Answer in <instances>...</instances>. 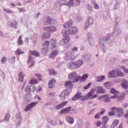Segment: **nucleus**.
<instances>
[{
	"label": "nucleus",
	"mask_w": 128,
	"mask_h": 128,
	"mask_svg": "<svg viewBox=\"0 0 128 128\" xmlns=\"http://www.w3.org/2000/svg\"><path fill=\"white\" fill-rule=\"evenodd\" d=\"M96 94H104V89L102 86H97L96 88Z\"/></svg>",
	"instance_id": "obj_12"
},
{
	"label": "nucleus",
	"mask_w": 128,
	"mask_h": 128,
	"mask_svg": "<svg viewBox=\"0 0 128 128\" xmlns=\"http://www.w3.org/2000/svg\"><path fill=\"white\" fill-rule=\"evenodd\" d=\"M91 85H92V84L89 83L88 85L84 86V90H88V88H90V86Z\"/></svg>",
	"instance_id": "obj_52"
},
{
	"label": "nucleus",
	"mask_w": 128,
	"mask_h": 128,
	"mask_svg": "<svg viewBox=\"0 0 128 128\" xmlns=\"http://www.w3.org/2000/svg\"><path fill=\"white\" fill-rule=\"evenodd\" d=\"M88 78V74H87L82 75V77L79 76V82H86Z\"/></svg>",
	"instance_id": "obj_13"
},
{
	"label": "nucleus",
	"mask_w": 128,
	"mask_h": 128,
	"mask_svg": "<svg viewBox=\"0 0 128 128\" xmlns=\"http://www.w3.org/2000/svg\"><path fill=\"white\" fill-rule=\"evenodd\" d=\"M49 38H50V34L48 33H44L42 36V40H48Z\"/></svg>",
	"instance_id": "obj_29"
},
{
	"label": "nucleus",
	"mask_w": 128,
	"mask_h": 128,
	"mask_svg": "<svg viewBox=\"0 0 128 128\" xmlns=\"http://www.w3.org/2000/svg\"><path fill=\"white\" fill-rule=\"evenodd\" d=\"M51 44H52V48H56V40H54V39H52L51 42H50Z\"/></svg>",
	"instance_id": "obj_39"
},
{
	"label": "nucleus",
	"mask_w": 128,
	"mask_h": 128,
	"mask_svg": "<svg viewBox=\"0 0 128 128\" xmlns=\"http://www.w3.org/2000/svg\"><path fill=\"white\" fill-rule=\"evenodd\" d=\"M122 68L124 70V72L128 74V69H125L124 66H122Z\"/></svg>",
	"instance_id": "obj_55"
},
{
	"label": "nucleus",
	"mask_w": 128,
	"mask_h": 128,
	"mask_svg": "<svg viewBox=\"0 0 128 128\" xmlns=\"http://www.w3.org/2000/svg\"><path fill=\"white\" fill-rule=\"evenodd\" d=\"M58 51L54 50L51 52V54L49 56V58H54L56 56L58 55Z\"/></svg>",
	"instance_id": "obj_19"
},
{
	"label": "nucleus",
	"mask_w": 128,
	"mask_h": 128,
	"mask_svg": "<svg viewBox=\"0 0 128 128\" xmlns=\"http://www.w3.org/2000/svg\"><path fill=\"white\" fill-rule=\"evenodd\" d=\"M88 8L89 10H92V7L90 5H88Z\"/></svg>",
	"instance_id": "obj_59"
},
{
	"label": "nucleus",
	"mask_w": 128,
	"mask_h": 128,
	"mask_svg": "<svg viewBox=\"0 0 128 128\" xmlns=\"http://www.w3.org/2000/svg\"><path fill=\"white\" fill-rule=\"evenodd\" d=\"M30 84H38V80L34 78H32L30 81Z\"/></svg>",
	"instance_id": "obj_36"
},
{
	"label": "nucleus",
	"mask_w": 128,
	"mask_h": 128,
	"mask_svg": "<svg viewBox=\"0 0 128 128\" xmlns=\"http://www.w3.org/2000/svg\"><path fill=\"white\" fill-rule=\"evenodd\" d=\"M42 52L44 54H48V47H44L42 49Z\"/></svg>",
	"instance_id": "obj_34"
},
{
	"label": "nucleus",
	"mask_w": 128,
	"mask_h": 128,
	"mask_svg": "<svg viewBox=\"0 0 128 128\" xmlns=\"http://www.w3.org/2000/svg\"><path fill=\"white\" fill-rule=\"evenodd\" d=\"M74 55L72 54V52H68L66 53L64 57L65 60H74Z\"/></svg>",
	"instance_id": "obj_7"
},
{
	"label": "nucleus",
	"mask_w": 128,
	"mask_h": 128,
	"mask_svg": "<svg viewBox=\"0 0 128 128\" xmlns=\"http://www.w3.org/2000/svg\"><path fill=\"white\" fill-rule=\"evenodd\" d=\"M66 104H68V102H62V104L56 106V110H60V108H62L64 106H66Z\"/></svg>",
	"instance_id": "obj_21"
},
{
	"label": "nucleus",
	"mask_w": 128,
	"mask_h": 128,
	"mask_svg": "<svg viewBox=\"0 0 128 128\" xmlns=\"http://www.w3.org/2000/svg\"><path fill=\"white\" fill-rule=\"evenodd\" d=\"M70 34H76V32H78V28L74 26L71 28L70 30Z\"/></svg>",
	"instance_id": "obj_20"
},
{
	"label": "nucleus",
	"mask_w": 128,
	"mask_h": 128,
	"mask_svg": "<svg viewBox=\"0 0 128 128\" xmlns=\"http://www.w3.org/2000/svg\"><path fill=\"white\" fill-rule=\"evenodd\" d=\"M122 85L124 88H128V81L126 80H123L122 81Z\"/></svg>",
	"instance_id": "obj_25"
},
{
	"label": "nucleus",
	"mask_w": 128,
	"mask_h": 128,
	"mask_svg": "<svg viewBox=\"0 0 128 128\" xmlns=\"http://www.w3.org/2000/svg\"><path fill=\"white\" fill-rule=\"evenodd\" d=\"M65 86H69L72 88V81H66L65 82Z\"/></svg>",
	"instance_id": "obj_38"
},
{
	"label": "nucleus",
	"mask_w": 128,
	"mask_h": 128,
	"mask_svg": "<svg viewBox=\"0 0 128 128\" xmlns=\"http://www.w3.org/2000/svg\"><path fill=\"white\" fill-rule=\"evenodd\" d=\"M10 114H7L5 116V120H10Z\"/></svg>",
	"instance_id": "obj_53"
},
{
	"label": "nucleus",
	"mask_w": 128,
	"mask_h": 128,
	"mask_svg": "<svg viewBox=\"0 0 128 128\" xmlns=\"http://www.w3.org/2000/svg\"><path fill=\"white\" fill-rule=\"evenodd\" d=\"M109 120L110 119L106 116L103 118L102 122H103L104 124H106L108 123V122Z\"/></svg>",
	"instance_id": "obj_41"
},
{
	"label": "nucleus",
	"mask_w": 128,
	"mask_h": 128,
	"mask_svg": "<svg viewBox=\"0 0 128 128\" xmlns=\"http://www.w3.org/2000/svg\"><path fill=\"white\" fill-rule=\"evenodd\" d=\"M20 12H24V8H18Z\"/></svg>",
	"instance_id": "obj_58"
},
{
	"label": "nucleus",
	"mask_w": 128,
	"mask_h": 128,
	"mask_svg": "<svg viewBox=\"0 0 128 128\" xmlns=\"http://www.w3.org/2000/svg\"><path fill=\"white\" fill-rule=\"evenodd\" d=\"M80 0H70L69 1L68 5L76 6L80 5Z\"/></svg>",
	"instance_id": "obj_9"
},
{
	"label": "nucleus",
	"mask_w": 128,
	"mask_h": 128,
	"mask_svg": "<svg viewBox=\"0 0 128 128\" xmlns=\"http://www.w3.org/2000/svg\"><path fill=\"white\" fill-rule=\"evenodd\" d=\"M110 92L114 94V96L110 97L108 95H104V102H110L112 98H118V95L120 94V92L116 90V89L112 88L110 90Z\"/></svg>",
	"instance_id": "obj_1"
},
{
	"label": "nucleus",
	"mask_w": 128,
	"mask_h": 128,
	"mask_svg": "<svg viewBox=\"0 0 128 128\" xmlns=\"http://www.w3.org/2000/svg\"><path fill=\"white\" fill-rule=\"evenodd\" d=\"M54 84H56V80L54 78L51 79L49 81L48 84V87L49 88H54Z\"/></svg>",
	"instance_id": "obj_17"
},
{
	"label": "nucleus",
	"mask_w": 128,
	"mask_h": 128,
	"mask_svg": "<svg viewBox=\"0 0 128 128\" xmlns=\"http://www.w3.org/2000/svg\"><path fill=\"white\" fill-rule=\"evenodd\" d=\"M4 11L8 14H14L12 10H10V9L4 8Z\"/></svg>",
	"instance_id": "obj_43"
},
{
	"label": "nucleus",
	"mask_w": 128,
	"mask_h": 128,
	"mask_svg": "<svg viewBox=\"0 0 128 128\" xmlns=\"http://www.w3.org/2000/svg\"><path fill=\"white\" fill-rule=\"evenodd\" d=\"M104 96H100L98 98V100H103L104 102Z\"/></svg>",
	"instance_id": "obj_51"
},
{
	"label": "nucleus",
	"mask_w": 128,
	"mask_h": 128,
	"mask_svg": "<svg viewBox=\"0 0 128 128\" xmlns=\"http://www.w3.org/2000/svg\"><path fill=\"white\" fill-rule=\"evenodd\" d=\"M66 120L68 122H69L70 124H74V118L70 116H66Z\"/></svg>",
	"instance_id": "obj_30"
},
{
	"label": "nucleus",
	"mask_w": 128,
	"mask_h": 128,
	"mask_svg": "<svg viewBox=\"0 0 128 128\" xmlns=\"http://www.w3.org/2000/svg\"><path fill=\"white\" fill-rule=\"evenodd\" d=\"M19 81L21 82H24V74L22 72H21L19 74Z\"/></svg>",
	"instance_id": "obj_32"
},
{
	"label": "nucleus",
	"mask_w": 128,
	"mask_h": 128,
	"mask_svg": "<svg viewBox=\"0 0 128 128\" xmlns=\"http://www.w3.org/2000/svg\"><path fill=\"white\" fill-rule=\"evenodd\" d=\"M114 112H116L114 110H112L111 112H110L108 113V114L110 116H114Z\"/></svg>",
	"instance_id": "obj_49"
},
{
	"label": "nucleus",
	"mask_w": 128,
	"mask_h": 128,
	"mask_svg": "<svg viewBox=\"0 0 128 128\" xmlns=\"http://www.w3.org/2000/svg\"><path fill=\"white\" fill-rule=\"evenodd\" d=\"M124 98H126V94H122L120 96V98L118 99V100H124Z\"/></svg>",
	"instance_id": "obj_45"
},
{
	"label": "nucleus",
	"mask_w": 128,
	"mask_h": 128,
	"mask_svg": "<svg viewBox=\"0 0 128 128\" xmlns=\"http://www.w3.org/2000/svg\"><path fill=\"white\" fill-rule=\"evenodd\" d=\"M43 30H47V32H56V28L55 26L44 27Z\"/></svg>",
	"instance_id": "obj_8"
},
{
	"label": "nucleus",
	"mask_w": 128,
	"mask_h": 128,
	"mask_svg": "<svg viewBox=\"0 0 128 128\" xmlns=\"http://www.w3.org/2000/svg\"><path fill=\"white\" fill-rule=\"evenodd\" d=\"M38 102H33L27 105L24 109V112H28L30 110H32V108H34V106H38Z\"/></svg>",
	"instance_id": "obj_5"
},
{
	"label": "nucleus",
	"mask_w": 128,
	"mask_h": 128,
	"mask_svg": "<svg viewBox=\"0 0 128 128\" xmlns=\"http://www.w3.org/2000/svg\"><path fill=\"white\" fill-rule=\"evenodd\" d=\"M100 118V113L96 114L94 116V118L98 119Z\"/></svg>",
	"instance_id": "obj_50"
},
{
	"label": "nucleus",
	"mask_w": 128,
	"mask_h": 128,
	"mask_svg": "<svg viewBox=\"0 0 128 128\" xmlns=\"http://www.w3.org/2000/svg\"><path fill=\"white\" fill-rule=\"evenodd\" d=\"M22 36H20L18 38V46H22V44H24V41H22Z\"/></svg>",
	"instance_id": "obj_37"
},
{
	"label": "nucleus",
	"mask_w": 128,
	"mask_h": 128,
	"mask_svg": "<svg viewBox=\"0 0 128 128\" xmlns=\"http://www.w3.org/2000/svg\"><path fill=\"white\" fill-rule=\"evenodd\" d=\"M94 8H95L96 10H98V4H94Z\"/></svg>",
	"instance_id": "obj_56"
},
{
	"label": "nucleus",
	"mask_w": 128,
	"mask_h": 128,
	"mask_svg": "<svg viewBox=\"0 0 128 128\" xmlns=\"http://www.w3.org/2000/svg\"><path fill=\"white\" fill-rule=\"evenodd\" d=\"M104 80V76H101L98 77L96 80V82H102Z\"/></svg>",
	"instance_id": "obj_42"
},
{
	"label": "nucleus",
	"mask_w": 128,
	"mask_h": 128,
	"mask_svg": "<svg viewBox=\"0 0 128 128\" xmlns=\"http://www.w3.org/2000/svg\"><path fill=\"white\" fill-rule=\"evenodd\" d=\"M42 90V87H39L38 90H36V92H40Z\"/></svg>",
	"instance_id": "obj_64"
},
{
	"label": "nucleus",
	"mask_w": 128,
	"mask_h": 128,
	"mask_svg": "<svg viewBox=\"0 0 128 128\" xmlns=\"http://www.w3.org/2000/svg\"><path fill=\"white\" fill-rule=\"evenodd\" d=\"M111 110H114L115 112H116L117 116L118 118H120V116H124V110H122V108L113 107L112 108Z\"/></svg>",
	"instance_id": "obj_3"
},
{
	"label": "nucleus",
	"mask_w": 128,
	"mask_h": 128,
	"mask_svg": "<svg viewBox=\"0 0 128 128\" xmlns=\"http://www.w3.org/2000/svg\"><path fill=\"white\" fill-rule=\"evenodd\" d=\"M82 64H83L82 60H78L76 63V66L77 67V68H80V66H82Z\"/></svg>",
	"instance_id": "obj_33"
},
{
	"label": "nucleus",
	"mask_w": 128,
	"mask_h": 128,
	"mask_svg": "<svg viewBox=\"0 0 128 128\" xmlns=\"http://www.w3.org/2000/svg\"><path fill=\"white\" fill-rule=\"evenodd\" d=\"M80 76H78V74L76 72H72L69 74L68 78L70 80H72V82H79Z\"/></svg>",
	"instance_id": "obj_2"
},
{
	"label": "nucleus",
	"mask_w": 128,
	"mask_h": 128,
	"mask_svg": "<svg viewBox=\"0 0 128 128\" xmlns=\"http://www.w3.org/2000/svg\"><path fill=\"white\" fill-rule=\"evenodd\" d=\"M68 66L70 70H74L75 68H78L76 67V64L74 62H70L68 64Z\"/></svg>",
	"instance_id": "obj_18"
},
{
	"label": "nucleus",
	"mask_w": 128,
	"mask_h": 128,
	"mask_svg": "<svg viewBox=\"0 0 128 128\" xmlns=\"http://www.w3.org/2000/svg\"><path fill=\"white\" fill-rule=\"evenodd\" d=\"M35 76H37V78H42V75L40 74H36Z\"/></svg>",
	"instance_id": "obj_63"
},
{
	"label": "nucleus",
	"mask_w": 128,
	"mask_h": 128,
	"mask_svg": "<svg viewBox=\"0 0 128 128\" xmlns=\"http://www.w3.org/2000/svg\"><path fill=\"white\" fill-rule=\"evenodd\" d=\"M109 78H116V72L115 70H112L109 73Z\"/></svg>",
	"instance_id": "obj_26"
},
{
	"label": "nucleus",
	"mask_w": 128,
	"mask_h": 128,
	"mask_svg": "<svg viewBox=\"0 0 128 128\" xmlns=\"http://www.w3.org/2000/svg\"><path fill=\"white\" fill-rule=\"evenodd\" d=\"M30 54H32V56H40V53L36 50H30Z\"/></svg>",
	"instance_id": "obj_28"
},
{
	"label": "nucleus",
	"mask_w": 128,
	"mask_h": 128,
	"mask_svg": "<svg viewBox=\"0 0 128 128\" xmlns=\"http://www.w3.org/2000/svg\"><path fill=\"white\" fill-rule=\"evenodd\" d=\"M52 18L48 16L44 19V24L47 26L48 24H50L52 22Z\"/></svg>",
	"instance_id": "obj_11"
},
{
	"label": "nucleus",
	"mask_w": 128,
	"mask_h": 128,
	"mask_svg": "<svg viewBox=\"0 0 128 128\" xmlns=\"http://www.w3.org/2000/svg\"><path fill=\"white\" fill-rule=\"evenodd\" d=\"M82 98V93L80 92H78L76 94V95L75 96H74L72 100H78V98Z\"/></svg>",
	"instance_id": "obj_22"
},
{
	"label": "nucleus",
	"mask_w": 128,
	"mask_h": 128,
	"mask_svg": "<svg viewBox=\"0 0 128 128\" xmlns=\"http://www.w3.org/2000/svg\"><path fill=\"white\" fill-rule=\"evenodd\" d=\"M70 42V37H64L62 40L60 42L62 44H68Z\"/></svg>",
	"instance_id": "obj_24"
},
{
	"label": "nucleus",
	"mask_w": 128,
	"mask_h": 128,
	"mask_svg": "<svg viewBox=\"0 0 128 128\" xmlns=\"http://www.w3.org/2000/svg\"><path fill=\"white\" fill-rule=\"evenodd\" d=\"M36 90V87L34 86H27L25 88V91L26 92H34Z\"/></svg>",
	"instance_id": "obj_6"
},
{
	"label": "nucleus",
	"mask_w": 128,
	"mask_h": 128,
	"mask_svg": "<svg viewBox=\"0 0 128 128\" xmlns=\"http://www.w3.org/2000/svg\"><path fill=\"white\" fill-rule=\"evenodd\" d=\"M110 38V36L107 35L106 38V40H109Z\"/></svg>",
	"instance_id": "obj_62"
},
{
	"label": "nucleus",
	"mask_w": 128,
	"mask_h": 128,
	"mask_svg": "<svg viewBox=\"0 0 128 128\" xmlns=\"http://www.w3.org/2000/svg\"><path fill=\"white\" fill-rule=\"evenodd\" d=\"M116 78H118V76L122 77V76H124V74L120 71H118V72H116Z\"/></svg>",
	"instance_id": "obj_40"
},
{
	"label": "nucleus",
	"mask_w": 128,
	"mask_h": 128,
	"mask_svg": "<svg viewBox=\"0 0 128 128\" xmlns=\"http://www.w3.org/2000/svg\"><path fill=\"white\" fill-rule=\"evenodd\" d=\"M44 46H46V48H48V46H50V41L46 40L44 42L43 44Z\"/></svg>",
	"instance_id": "obj_47"
},
{
	"label": "nucleus",
	"mask_w": 128,
	"mask_h": 128,
	"mask_svg": "<svg viewBox=\"0 0 128 128\" xmlns=\"http://www.w3.org/2000/svg\"><path fill=\"white\" fill-rule=\"evenodd\" d=\"M16 54L20 55V54H24V52H22V50L20 49H18L16 51Z\"/></svg>",
	"instance_id": "obj_46"
},
{
	"label": "nucleus",
	"mask_w": 128,
	"mask_h": 128,
	"mask_svg": "<svg viewBox=\"0 0 128 128\" xmlns=\"http://www.w3.org/2000/svg\"><path fill=\"white\" fill-rule=\"evenodd\" d=\"M68 96V92L64 90L60 94V96L62 100V98H66V96Z\"/></svg>",
	"instance_id": "obj_15"
},
{
	"label": "nucleus",
	"mask_w": 128,
	"mask_h": 128,
	"mask_svg": "<svg viewBox=\"0 0 128 128\" xmlns=\"http://www.w3.org/2000/svg\"><path fill=\"white\" fill-rule=\"evenodd\" d=\"M7 58L6 57L2 58L1 60V62L2 64H4L6 62Z\"/></svg>",
	"instance_id": "obj_48"
},
{
	"label": "nucleus",
	"mask_w": 128,
	"mask_h": 128,
	"mask_svg": "<svg viewBox=\"0 0 128 128\" xmlns=\"http://www.w3.org/2000/svg\"><path fill=\"white\" fill-rule=\"evenodd\" d=\"M70 34V30H64L62 32V34L63 36L68 37V34Z\"/></svg>",
	"instance_id": "obj_31"
},
{
	"label": "nucleus",
	"mask_w": 128,
	"mask_h": 128,
	"mask_svg": "<svg viewBox=\"0 0 128 128\" xmlns=\"http://www.w3.org/2000/svg\"><path fill=\"white\" fill-rule=\"evenodd\" d=\"M16 60V57L13 56L11 58H10V60H11V62H14V60Z\"/></svg>",
	"instance_id": "obj_57"
},
{
	"label": "nucleus",
	"mask_w": 128,
	"mask_h": 128,
	"mask_svg": "<svg viewBox=\"0 0 128 128\" xmlns=\"http://www.w3.org/2000/svg\"><path fill=\"white\" fill-rule=\"evenodd\" d=\"M72 20H70L68 22H66L64 24V28H70V26H72Z\"/></svg>",
	"instance_id": "obj_23"
},
{
	"label": "nucleus",
	"mask_w": 128,
	"mask_h": 128,
	"mask_svg": "<svg viewBox=\"0 0 128 128\" xmlns=\"http://www.w3.org/2000/svg\"><path fill=\"white\" fill-rule=\"evenodd\" d=\"M95 92V89H92L87 94L86 97L88 98H90V100H94V98H96L98 96V95L96 94L94 95V94Z\"/></svg>",
	"instance_id": "obj_4"
},
{
	"label": "nucleus",
	"mask_w": 128,
	"mask_h": 128,
	"mask_svg": "<svg viewBox=\"0 0 128 128\" xmlns=\"http://www.w3.org/2000/svg\"><path fill=\"white\" fill-rule=\"evenodd\" d=\"M92 24H94V20H92V18L90 17L88 18V21L86 23V28H88V26H92Z\"/></svg>",
	"instance_id": "obj_14"
},
{
	"label": "nucleus",
	"mask_w": 128,
	"mask_h": 128,
	"mask_svg": "<svg viewBox=\"0 0 128 128\" xmlns=\"http://www.w3.org/2000/svg\"><path fill=\"white\" fill-rule=\"evenodd\" d=\"M72 52H78V48L76 47H74L72 49Z\"/></svg>",
	"instance_id": "obj_60"
},
{
	"label": "nucleus",
	"mask_w": 128,
	"mask_h": 128,
	"mask_svg": "<svg viewBox=\"0 0 128 128\" xmlns=\"http://www.w3.org/2000/svg\"><path fill=\"white\" fill-rule=\"evenodd\" d=\"M95 124L97 128L100 127V126H102V121L100 120H98L96 121V122L95 123Z\"/></svg>",
	"instance_id": "obj_44"
},
{
	"label": "nucleus",
	"mask_w": 128,
	"mask_h": 128,
	"mask_svg": "<svg viewBox=\"0 0 128 128\" xmlns=\"http://www.w3.org/2000/svg\"><path fill=\"white\" fill-rule=\"evenodd\" d=\"M48 72L50 76H54L58 74V72L53 69H49Z\"/></svg>",
	"instance_id": "obj_35"
},
{
	"label": "nucleus",
	"mask_w": 128,
	"mask_h": 128,
	"mask_svg": "<svg viewBox=\"0 0 128 128\" xmlns=\"http://www.w3.org/2000/svg\"><path fill=\"white\" fill-rule=\"evenodd\" d=\"M124 118H128V111H127L124 116Z\"/></svg>",
	"instance_id": "obj_61"
},
{
	"label": "nucleus",
	"mask_w": 128,
	"mask_h": 128,
	"mask_svg": "<svg viewBox=\"0 0 128 128\" xmlns=\"http://www.w3.org/2000/svg\"><path fill=\"white\" fill-rule=\"evenodd\" d=\"M105 85L106 86H112V82H108L105 84Z\"/></svg>",
	"instance_id": "obj_54"
},
{
	"label": "nucleus",
	"mask_w": 128,
	"mask_h": 128,
	"mask_svg": "<svg viewBox=\"0 0 128 128\" xmlns=\"http://www.w3.org/2000/svg\"><path fill=\"white\" fill-rule=\"evenodd\" d=\"M35 62H34V60H32V57L29 56L28 60V64H30L29 68H30L32 66H34Z\"/></svg>",
	"instance_id": "obj_10"
},
{
	"label": "nucleus",
	"mask_w": 128,
	"mask_h": 128,
	"mask_svg": "<svg viewBox=\"0 0 128 128\" xmlns=\"http://www.w3.org/2000/svg\"><path fill=\"white\" fill-rule=\"evenodd\" d=\"M119 122H120V120H114L111 126V128H116V126H118Z\"/></svg>",
	"instance_id": "obj_27"
},
{
	"label": "nucleus",
	"mask_w": 128,
	"mask_h": 128,
	"mask_svg": "<svg viewBox=\"0 0 128 128\" xmlns=\"http://www.w3.org/2000/svg\"><path fill=\"white\" fill-rule=\"evenodd\" d=\"M72 110V107H68L66 108L62 109L60 112V114H68Z\"/></svg>",
	"instance_id": "obj_16"
}]
</instances>
